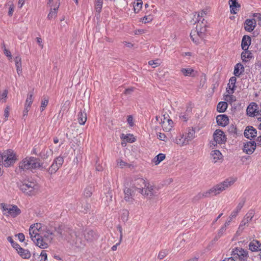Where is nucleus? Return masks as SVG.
Instances as JSON below:
<instances>
[{
	"mask_svg": "<svg viewBox=\"0 0 261 261\" xmlns=\"http://www.w3.org/2000/svg\"><path fill=\"white\" fill-rule=\"evenodd\" d=\"M197 22L198 24L196 30L191 31L190 37L195 43L198 44L200 43V40L204 39L205 37L207 25L204 18L197 19Z\"/></svg>",
	"mask_w": 261,
	"mask_h": 261,
	"instance_id": "1",
	"label": "nucleus"
},
{
	"mask_svg": "<svg viewBox=\"0 0 261 261\" xmlns=\"http://www.w3.org/2000/svg\"><path fill=\"white\" fill-rule=\"evenodd\" d=\"M235 181L236 179L232 178H229L225 179L224 181L216 185L210 190L201 193L202 195H203V198L210 197L212 196H216L220 194L232 185Z\"/></svg>",
	"mask_w": 261,
	"mask_h": 261,
	"instance_id": "2",
	"label": "nucleus"
},
{
	"mask_svg": "<svg viewBox=\"0 0 261 261\" xmlns=\"http://www.w3.org/2000/svg\"><path fill=\"white\" fill-rule=\"evenodd\" d=\"M19 168L21 169L29 170L35 169L38 168L45 169V168L42 166L39 162V159L35 157L26 158L19 163Z\"/></svg>",
	"mask_w": 261,
	"mask_h": 261,
	"instance_id": "3",
	"label": "nucleus"
},
{
	"mask_svg": "<svg viewBox=\"0 0 261 261\" xmlns=\"http://www.w3.org/2000/svg\"><path fill=\"white\" fill-rule=\"evenodd\" d=\"M38 186L36 182L25 180L19 185L20 190L29 195H32L38 190Z\"/></svg>",
	"mask_w": 261,
	"mask_h": 261,
	"instance_id": "4",
	"label": "nucleus"
},
{
	"mask_svg": "<svg viewBox=\"0 0 261 261\" xmlns=\"http://www.w3.org/2000/svg\"><path fill=\"white\" fill-rule=\"evenodd\" d=\"M55 230L62 239L65 240L68 242L71 241L72 238H73V234L76 237V232L65 226H60L58 228H55Z\"/></svg>",
	"mask_w": 261,
	"mask_h": 261,
	"instance_id": "5",
	"label": "nucleus"
},
{
	"mask_svg": "<svg viewBox=\"0 0 261 261\" xmlns=\"http://www.w3.org/2000/svg\"><path fill=\"white\" fill-rule=\"evenodd\" d=\"M16 159L11 151L0 153V163H3L5 167H9L15 162Z\"/></svg>",
	"mask_w": 261,
	"mask_h": 261,
	"instance_id": "6",
	"label": "nucleus"
},
{
	"mask_svg": "<svg viewBox=\"0 0 261 261\" xmlns=\"http://www.w3.org/2000/svg\"><path fill=\"white\" fill-rule=\"evenodd\" d=\"M1 205L3 211L5 212L4 214L5 215L15 217L20 213V209L16 205H8L3 203H1Z\"/></svg>",
	"mask_w": 261,
	"mask_h": 261,
	"instance_id": "7",
	"label": "nucleus"
},
{
	"mask_svg": "<svg viewBox=\"0 0 261 261\" xmlns=\"http://www.w3.org/2000/svg\"><path fill=\"white\" fill-rule=\"evenodd\" d=\"M232 256L229 259L232 258V260L239 259L241 260H246L248 258V252L242 248H236L231 253Z\"/></svg>",
	"mask_w": 261,
	"mask_h": 261,
	"instance_id": "8",
	"label": "nucleus"
},
{
	"mask_svg": "<svg viewBox=\"0 0 261 261\" xmlns=\"http://www.w3.org/2000/svg\"><path fill=\"white\" fill-rule=\"evenodd\" d=\"M214 141L212 144L215 146L217 144H221L226 141V138L223 131L216 129L213 135Z\"/></svg>",
	"mask_w": 261,
	"mask_h": 261,
	"instance_id": "9",
	"label": "nucleus"
},
{
	"mask_svg": "<svg viewBox=\"0 0 261 261\" xmlns=\"http://www.w3.org/2000/svg\"><path fill=\"white\" fill-rule=\"evenodd\" d=\"M142 195L147 196L150 198L156 195V192L154 187L149 183H147L140 193Z\"/></svg>",
	"mask_w": 261,
	"mask_h": 261,
	"instance_id": "10",
	"label": "nucleus"
},
{
	"mask_svg": "<svg viewBox=\"0 0 261 261\" xmlns=\"http://www.w3.org/2000/svg\"><path fill=\"white\" fill-rule=\"evenodd\" d=\"M256 147V143L254 141H247L244 143L243 150L248 154H251Z\"/></svg>",
	"mask_w": 261,
	"mask_h": 261,
	"instance_id": "11",
	"label": "nucleus"
},
{
	"mask_svg": "<svg viewBox=\"0 0 261 261\" xmlns=\"http://www.w3.org/2000/svg\"><path fill=\"white\" fill-rule=\"evenodd\" d=\"M147 183H146L145 180L142 178H137L135 179L133 181L132 186L135 190L138 191L139 193H141V190L143 188L146 186Z\"/></svg>",
	"mask_w": 261,
	"mask_h": 261,
	"instance_id": "12",
	"label": "nucleus"
},
{
	"mask_svg": "<svg viewBox=\"0 0 261 261\" xmlns=\"http://www.w3.org/2000/svg\"><path fill=\"white\" fill-rule=\"evenodd\" d=\"M135 190L132 188H125L124 190V198L126 201L133 202L134 197L135 196Z\"/></svg>",
	"mask_w": 261,
	"mask_h": 261,
	"instance_id": "13",
	"label": "nucleus"
},
{
	"mask_svg": "<svg viewBox=\"0 0 261 261\" xmlns=\"http://www.w3.org/2000/svg\"><path fill=\"white\" fill-rule=\"evenodd\" d=\"M32 240L34 242V243L39 247L45 249L47 248L48 244L47 242L42 238L41 236H39L37 237L34 236L33 237V239Z\"/></svg>",
	"mask_w": 261,
	"mask_h": 261,
	"instance_id": "14",
	"label": "nucleus"
},
{
	"mask_svg": "<svg viewBox=\"0 0 261 261\" xmlns=\"http://www.w3.org/2000/svg\"><path fill=\"white\" fill-rule=\"evenodd\" d=\"M244 136L249 139L254 138L257 136V130L252 126H248L244 130Z\"/></svg>",
	"mask_w": 261,
	"mask_h": 261,
	"instance_id": "15",
	"label": "nucleus"
},
{
	"mask_svg": "<svg viewBox=\"0 0 261 261\" xmlns=\"http://www.w3.org/2000/svg\"><path fill=\"white\" fill-rule=\"evenodd\" d=\"M173 122L171 119L164 116V120H162V126L164 131H170L173 126Z\"/></svg>",
	"mask_w": 261,
	"mask_h": 261,
	"instance_id": "16",
	"label": "nucleus"
},
{
	"mask_svg": "<svg viewBox=\"0 0 261 261\" xmlns=\"http://www.w3.org/2000/svg\"><path fill=\"white\" fill-rule=\"evenodd\" d=\"M73 238H72L69 243L72 245H74L76 247L82 248L85 245V241L82 240L79 237V235L76 233V238L73 234Z\"/></svg>",
	"mask_w": 261,
	"mask_h": 261,
	"instance_id": "17",
	"label": "nucleus"
},
{
	"mask_svg": "<svg viewBox=\"0 0 261 261\" xmlns=\"http://www.w3.org/2000/svg\"><path fill=\"white\" fill-rule=\"evenodd\" d=\"M256 26L255 20L253 19H247L244 23V28L246 31L251 32L255 28Z\"/></svg>",
	"mask_w": 261,
	"mask_h": 261,
	"instance_id": "18",
	"label": "nucleus"
},
{
	"mask_svg": "<svg viewBox=\"0 0 261 261\" xmlns=\"http://www.w3.org/2000/svg\"><path fill=\"white\" fill-rule=\"evenodd\" d=\"M257 105L255 102H252L250 103L247 109V114L249 116H253L257 115Z\"/></svg>",
	"mask_w": 261,
	"mask_h": 261,
	"instance_id": "19",
	"label": "nucleus"
},
{
	"mask_svg": "<svg viewBox=\"0 0 261 261\" xmlns=\"http://www.w3.org/2000/svg\"><path fill=\"white\" fill-rule=\"evenodd\" d=\"M217 122L219 125L225 126L229 123V119L226 115H219L217 116Z\"/></svg>",
	"mask_w": 261,
	"mask_h": 261,
	"instance_id": "20",
	"label": "nucleus"
},
{
	"mask_svg": "<svg viewBox=\"0 0 261 261\" xmlns=\"http://www.w3.org/2000/svg\"><path fill=\"white\" fill-rule=\"evenodd\" d=\"M254 215V212L252 210L249 211L244 217L243 220L242 221L240 225L239 228H241L243 226L248 223L250 221Z\"/></svg>",
	"mask_w": 261,
	"mask_h": 261,
	"instance_id": "21",
	"label": "nucleus"
},
{
	"mask_svg": "<svg viewBox=\"0 0 261 261\" xmlns=\"http://www.w3.org/2000/svg\"><path fill=\"white\" fill-rule=\"evenodd\" d=\"M229 4L230 8V12L236 14L240 8V5L238 3L237 0H229Z\"/></svg>",
	"mask_w": 261,
	"mask_h": 261,
	"instance_id": "22",
	"label": "nucleus"
},
{
	"mask_svg": "<svg viewBox=\"0 0 261 261\" xmlns=\"http://www.w3.org/2000/svg\"><path fill=\"white\" fill-rule=\"evenodd\" d=\"M251 44V38L250 36L245 35L243 36L241 43V46L243 50L244 51L247 50L249 46Z\"/></svg>",
	"mask_w": 261,
	"mask_h": 261,
	"instance_id": "23",
	"label": "nucleus"
},
{
	"mask_svg": "<svg viewBox=\"0 0 261 261\" xmlns=\"http://www.w3.org/2000/svg\"><path fill=\"white\" fill-rule=\"evenodd\" d=\"M249 249L252 251H256L261 250V244L257 240H253L249 245Z\"/></svg>",
	"mask_w": 261,
	"mask_h": 261,
	"instance_id": "24",
	"label": "nucleus"
},
{
	"mask_svg": "<svg viewBox=\"0 0 261 261\" xmlns=\"http://www.w3.org/2000/svg\"><path fill=\"white\" fill-rule=\"evenodd\" d=\"M211 155L212 156V161L213 163H216L218 160L222 159V155L218 150H214L211 151Z\"/></svg>",
	"mask_w": 261,
	"mask_h": 261,
	"instance_id": "25",
	"label": "nucleus"
},
{
	"mask_svg": "<svg viewBox=\"0 0 261 261\" xmlns=\"http://www.w3.org/2000/svg\"><path fill=\"white\" fill-rule=\"evenodd\" d=\"M175 142L180 146H183L189 144V141L186 139V137L184 135H180L177 137Z\"/></svg>",
	"mask_w": 261,
	"mask_h": 261,
	"instance_id": "26",
	"label": "nucleus"
},
{
	"mask_svg": "<svg viewBox=\"0 0 261 261\" xmlns=\"http://www.w3.org/2000/svg\"><path fill=\"white\" fill-rule=\"evenodd\" d=\"M78 121L81 125H84L87 120V114L85 109L84 111L81 110L78 115Z\"/></svg>",
	"mask_w": 261,
	"mask_h": 261,
	"instance_id": "27",
	"label": "nucleus"
},
{
	"mask_svg": "<svg viewBox=\"0 0 261 261\" xmlns=\"http://www.w3.org/2000/svg\"><path fill=\"white\" fill-rule=\"evenodd\" d=\"M180 72L185 76H192L193 77L195 75V71L191 68H182L180 69Z\"/></svg>",
	"mask_w": 261,
	"mask_h": 261,
	"instance_id": "28",
	"label": "nucleus"
},
{
	"mask_svg": "<svg viewBox=\"0 0 261 261\" xmlns=\"http://www.w3.org/2000/svg\"><path fill=\"white\" fill-rule=\"evenodd\" d=\"M17 72L18 75L22 74L21 59L19 56H16L14 59Z\"/></svg>",
	"mask_w": 261,
	"mask_h": 261,
	"instance_id": "29",
	"label": "nucleus"
},
{
	"mask_svg": "<svg viewBox=\"0 0 261 261\" xmlns=\"http://www.w3.org/2000/svg\"><path fill=\"white\" fill-rule=\"evenodd\" d=\"M54 233L53 231L49 229H47L42 237L47 242V244L50 243L53 239Z\"/></svg>",
	"mask_w": 261,
	"mask_h": 261,
	"instance_id": "30",
	"label": "nucleus"
},
{
	"mask_svg": "<svg viewBox=\"0 0 261 261\" xmlns=\"http://www.w3.org/2000/svg\"><path fill=\"white\" fill-rule=\"evenodd\" d=\"M244 68L241 63H238L234 67V74L237 76H239L240 74L244 72Z\"/></svg>",
	"mask_w": 261,
	"mask_h": 261,
	"instance_id": "31",
	"label": "nucleus"
},
{
	"mask_svg": "<svg viewBox=\"0 0 261 261\" xmlns=\"http://www.w3.org/2000/svg\"><path fill=\"white\" fill-rule=\"evenodd\" d=\"M228 106V104L226 102L221 101L219 102L217 105V109L219 113L224 112Z\"/></svg>",
	"mask_w": 261,
	"mask_h": 261,
	"instance_id": "32",
	"label": "nucleus"
},
{
	"mask_svg": "<svg viewBox=\"0 0 261 261\" xmlns=\"http://www.w3.org/2000/svg\"><path fill=\"white\" fill-rule=\"evenodd\" d=\"M18 253L24 259H28L31 256L30 252L28 250H25L22 248L18 250Z\"/></svg>",
	"mask_w": 261,
	"mask_h": 261,
	"instance_id": "33",
	"label": "nucleus"
},
{
	"mask_svg": "<svg viewBox=\"0 0 261 261\" xmlns=\"http://www.w3.org/2000/svg\"><path fill=\"white\" fill-rule=\"evenodd\" d=\"M195 132L193 128H189L188 130V133L185 136L186 137V139L190 142L195 137Z\"/></svg>",
	"mask_w": 261,
	"mask_h": 261,
	"instance_id": "34",
	"label": "nucleus"
},
{
	"mask_svg": "<svg viewBox=\"0 0 261 261\" xmlns=\"http://www.w3.org/2000/svg\"><path fill=\"white\" fill-rule=\"evenodd\" d=\"M103 2L102 0L95 1V10L96 13L99 15L102 9Z\"/></svg>",
	"mask_w": 261,
	"mask_h": 261,
	"instance_id": "35",
	"label": "nucleus"
},
{
	"mask_svg": "<svg viewBox=\"0 0 261 261\" xmlns=\"http://www.w3.org/2000/svg\"><path fill=\"white\" fill-rule=\"evenodd\" d=\"M94 191V187L92 185L87 186L84 190V195L86 197H90Z\"/></svg>",
	"mask_w": 261,
	"mask_h": 261,
	"instance_id": "36",
	"label": "nucleus"
},
{
	"mask_svg": "<svg viewBox=\"0 0 261 261\" xmlns=\"http://www.w3.org/2000/svg\"><path fill=\"white\" fill-rule=\"evenodd\" d=\"M165 157L166 156L165 154L160 153L153 159V162L155 165H158L165 159Z\"/></svg>",
	"mask_w": 261,
	"mask_h": 261,
	"instance_id": "37",
	"label": "nucleus"
},
{
	"mask_svg": "<svg viewBox=\"0 0 261 261\" xmlns=\"http://www.w3.org/2000/svg\"><path fill=\"white\" fill-rule=\"evenodd\" d=\"M33 95V92H29L28 94L27 98L26 99L25 107L30 108L33 102L32 97Z\"/></svg>",
	"mask_w": 261,
	"mask_h": 261,
	"instance_id": "38",
	"label": "nucleus"
},
{
	"mask_svg": "<svg viewBox=\"0 0 261 261\" xmlns=\"http://www.w3.org/2000/svg\"><path fill=\"white\" fill-rule=\"evenodd\" d=\"M226 230V228L225 226H222L221 228L219 230L217 234L214 239V241H217L219 238H220L224 234Z\"/></svg>",
	"mask_w": 261,
	"mask_h": 261,
	"instance_id": "39",
	"label": "nucleus"
},
{
	"mask_svg": "<svg viewBox=\"0 0 261 261\" xmlns=\"http://www.w3.org/2000/svg\"><path fill=\"white\" fill-rule=\"evenodd\" d=\"M96 234L93 230H89L85 234L86 239L91 241L95 238Z\"/></svg>",
	"mask_w": 261,
	"mask_h": 261,
	"instance_id": "40",
	"label": "nucleus"
},
{
	"mask_svg": "<svg viewBox=\"0 0 261 261\" xmlns=\"http://www.w3.org/2000/svg\"><path fill=\"white\" fill-rule=\"evenodd\" d=\"M59 6V5H58L56 7H55L53 9H51L50 11L47 16V18L49 19H52L53 18L56 16Z\"/></svg>",
	"mask_w": 261,
	"mask_h": 261,
	"instance_id": "41",
	"label": "nucleus"
},
{
	"mask_svg": "<svg viewBox=\"0 0 261 261\" xmlns=\"http://www.w3.org/2000/svg\"><path fill=\"white\" fill-rule=\"evenodd\" d=\"M143 2L142 0H137V3L134 4V9L135 13H138L142 7Z\"/></svg>",
	"mask_w": 261,
	"mask_h": 261,
	"instance_id": "42",
	"label": "nucleus"
},
{
	"mask_svg": "<svg viewBox=\"0 0 261 261\" xmlns=\"http://www.w3.org/2000/svg\"><path fill=\"white\" fill-rule=\"evenodd\" d=\"M39 232H40L39 230H35L33 227H30L29 229V234L31 239H33V237L34 236H35L36 237L40 236L39 233Z\"/></svg>",
	"mask_w": 261,
	"mask_h": 261,
	"instance_id": "43",
	"label": "nucleus"
},
{
	"mask_svg": "<svg viewBox=\"0 0 261 261\" xmlns=\"http://www.w3.org/2000/svg\"><path fill=\"white\" fill-rule=\"evenodd\" d=\"M106 203L107 205H109V204L112 201V198H113V194H112V191L111 190H109L108 192L106 194Z\"/></svg>",
	"mask_w": 261,
	"mask_h": 261,
	"instance_id": "44",
	"label": "nucleus"
},
{
	"mask_svg": "<svg viewBox=\"0 0 261 261\" xmlns=\"http://www.w3.org/2000/svg\"><path fill=\"white\" fill-rule=\"evenodd\" d=\"M63 162H64L63 158L61 156H58L55 159L53 163L54 164L57 165V166L60 168L62 165Z\"/></svg>",
	"mask_w": 261,
	"mask_h": 261,
	"instance_id": "45",
	"label": "nucleus"
},
{
	"mask_svg": "<svg viewBox=\"0 0 261 261\" xmlns=\"http://www.w3.org/2000/svg\"><path fill=\"white\" fill-rule=\"evenodd\" d=\"M59 169V167H58L57 165L53 163L51 166L48 169V172L49 174H52L56 173Z\"/></svg>",
	"mask_w": 261,
	"mask_h": 261,
	"instance_id": "46",
	"label": "nucleus"
},
{
	"mask_svg": "<svg viewBox=\"0 0 261 261\" xmlns=\"http://www.w3.org/2000/svg\"><path fill=\"white\" fill-rule=\"evenodd\" d=\"M148 64L150 66H152L153 68H155L160 65L161 62L159 59L155 60H150L148 62Z\"/></svg>",
	"mask_w": 261,
	"mask_h": 261,
	"instance_id": "47",
	"label": "nucleus"
},
{
	"mask_svg": "<svg viewBox=\"0 0 261 261\" xmlns=\"http://www.w3.org/2000/svg\"><path fill=\"white\" fill-rule=\"evenodd\" d=\"M251 53L247 50L244 51L241 54V58L243 61H246V59H249L251 58Z\"/></svg>",
	"mask_w": 261,
	"mask_h": 261,
	"instance_id": "48",
	"label": "nucleus"
},
{
	"mask_svg": "<svg viewBox=\"0 0 261 261\" xmlns=\"http://www.w3.org/2000/svg\"><path fill=\"white\" fill-rule=\"evenodd\" d=\"M48 103V99L46 97H43L41 101L40 110L41 111H43L45 108L47 106Z\"/></svg>",
	"mask_w": 261,
	"mask_h": 261,
	"instance_id": "49",
	"label": "nucleus"
},
{
	"mask_svg": "<svg viewBox=\"0 0 261 261\" xmlns=\"http://www.w3.org/2000/svg\"><path fill=\"white\" fill-rule=\"evenodd\" d=\"M122 139L126 140L127 142L132 143L135 141V138L133 137L132 135H125L124 134L122 135L121 137Z\"/></svg>",
	"mask_w": 261,
	"mask_h": 261,
	"instance_id": "50",
	"label": "nucleus"
},
{
	"mask_svg": "<svg viewBox=\"0 0 261 261\" xmlns=\"http://www.w3.org/2000/svg\"><path fill=\"white\" fill-rule=\"evenodd\" d=\"M153 18H152V16L150 15H148V16H145L144 17H143L141 19V21L143 22V23H147V22H150L151 21H152Z\"/></svg>",
	"mask_w": 261,
	"mask_h": 261,
	"instance_id": "51",
	"label": "nucleus"
},
{
	"mask_svg": "<svg viewBox=\"0 0 261 261\" xmlns=\"http://www.w3.org/2000/svg\"><path fill=\"white\" fill-rule=\"evenodd\" d=\"M40 260L39 261H45L47 259V255L46 251L42 250L40 254Z\"/></svg>",
	"mask_w": 261,
	"mask_h": 261,
	"instance_id": "52",
	"label": "nucleus"
},
{
	"mask_svg": "<svg viewBox=\"0 0 261 261\" xmlns=\"http://www.w3.org/2000/svg\"><path fill=\"white\" fill-rule=\"evenodd\" d=\"M167 251L166 250H162L161 251L158 256V259L161 260L163 259L167 255Z\"/></svg>",
	"mask_w": 261,
	"mask_h": 261,
	"instance_id": "53",
	"label": "nucleus"
},
{
	"mask_svg": "<svg viewBox=\"0 0 261 261\" xmlns=\"http://www.w3.org/2000/svg\"><path fill=\"white\" fill-rule=\"evenodd\" d=\"M158 138L162 141H164L165 142H167L168 138L163 133H159L157 134Z\"/></svg>",
	"mask_w": 261,
	"mask_h": 261,
	"instance_id": "54",
	"label": "nucleus"
},
{
	"mask_svg": "<svg viewBox=\"0 0 261 261\" xmlns=\"http://www.w3.org/2000/svg\"><path fill=\"white\" fill-rule=\"evenodd\" d=\"M117 165L118 166L122 168L124 167L129 166V165L125 162L122 161L121 159H119L117 161Z\"/></svg>",
	"mask_w": 261,
	"mask_h": 261,
	"instance_id": "55",
	"label": "nucleus"
},
{
	"mask_svg": "<svg viewBox=\"0 0 261 261\" xmlns=\"http://www.w3.org/2000/svg\"><path fill=\"white\" fill-rule=\"evenodd\" d=\"M253 16L254 17L253 19L255 20V22L257 21L258 24L261 25V14L255 13L254 14Z\"/></svg>",
	"mask_w": 261,
	"mask_h": 261,
	"instance_id": "56",
	"label": "nucleus"
},
{
	"mask_svg": "<svg viewBox=\"0 0 261 261\" xmlns=\"http://www.w3.org/2000/svg\"><path fill=\"white\" fill-rule=\"evenodd\" d=\"M203 195H202L201 193H199L196 196H195L193 198V202H196L198 201L201 199L203 198Z\"/></svg>",
	"mask_w": 261,
	"mask_h": 261,
	"instance_id": "57",
	"label": "nucleus"
},
{
	"mask_svg": "<svg viewBox=\"0 0 261 261\" xmlns=\"http://www.w3.org/2000/svg\"><path fill=\"white\" fill-rule=\"evenodd\" d=\"M244 203H245V200L244 199H242L240 202L238 204L236 208L234 210H236V211H237L238 212H239L241 208L243 207V206H244Z\"/></svg>",
	"mask_w": 261,
	"mask_h": 261,
	"instance_id": "58",
	"label": "nucleus"
},
{
	"mask_svg": "<svg viewBox=\"0 0 261 261\" xmlns=\"http://www.w3.org/2000/svg\"><path fill=\"white\" fill-rule=\"evenodd\" d=\"M228 131L230 134L235 135L237 133V128L234 125H231L229 126Z\"/></svg>",
	"mask_w": 261,
	"mask_h": 261,
	"instance_id": "59",
	"label": "nucleus"
},
{
	"mask_svg": "<svg viewBox=\"0 0 261 261\" xmlns=\"http://www.w3.org/2000/svg\"><path fill=\"white\" fill-rule=\"evenodd\" d=\"M8 91L7 90H5L3 93L2 94V95H1V97H0V99L1 100L4 99V102L6 101V99L7 97V95H8Z\"/></svg>",
	"mask_w": 261,
	"mask_h": 261,
	"instance_id": "60",
	"label": "nucleus"
},
{
	"mask_svg": "<svg viewBox=\"0 0 261 261\" xmlns=\"http://www.w3.org/2000/svg\"><path fill=\"white\" fill-rule=\"evenodd\" d=\"M128 216V212L127 210H123L121 218L124 221H126Z\"/></svg>",
	"mask_w": 261,
	"mask_h": 261,
	"instance_id": "61",
	"label": "nucleus"
},
{
	"mask_svg": "<svg viewBox=\"0 0 261 261\" xmlns=\"http://www.w3.org/2000/svg\"><path fill=\"white\" fill-rule=\"evenodd\" d=\"M236 80H237L236 77L234 76H232L230 79V80L229 81V85H230V84L232 85V88H234V87H235Z\"/></svg>",
	"mask_w": 261,
	"mask_h": 261,
	"instance_id": "62",
	"label": "nucleus"
},
{
	"mask_svg": "<svg viewBox=\"0 0 261 261\" xmlns=\"http://www.w3.org/2000/svg\"><path fill=\"white\" fill-rule=\"evenodd\" d=\"M233 98V95H232V94H229V93L225 95V100L227 101H233L234 100Z\"/></svg>",
	"mask_w": 261,
	"mask_h": 261,
	"instance_id": "63",
	"label": "nucleus"
},
{
	"mask_svg": "<svg viewBox=\"0 0 261 261\" xmlns=\"http://www.w3.org/2000/svg\"><path fill=\"white\" fill-rule=\"evenodd\" d=\"M30 227H33L35 230H38L40 232L41 231V224L40 223H36L34 225H32Z\"/></svg>",
	"mask_w": 261,
	"mask_h": 261,
	"instance_id": "64",
	"label": "nucleus"
}]
</instances>
